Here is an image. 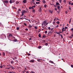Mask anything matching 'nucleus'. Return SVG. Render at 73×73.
Listing matches in <instances>:
<instances>
[{
  "label": "nucleus",
  "instance_id": "nucleus-1",
  "mask_svg": "<svg viewBox=\"0 0 73 73\" xmlns=\"http://www.w3.org/2000/svg\"><path fill=\"white\" fill-rule=\"evenodd\" d=\"M53 30H51L50 31H48V35H49L50 33H53Z\"/></svg>",
  "mask_w": 73,
  "mask_h": 73
},
{
  "label": "nucleus",
  "instance_id": "nucleus-2",
  "mask_svg": "<svg viewBox=\"0 0 73 73\" xmlns=\"http://www.w3.org/2000/svg\"><path fill=\"white\" fill-rule=\"evenodd\" d=\"M46 21H44L42 23L44 25H45L46 26Z\"/></svg>",
  "mask_w": 73,
  "mask_h": 73
},
{
  "label": "nucleus",
  "instance_id": "nucleus-3",
  "mask_svg": "<svg viewBox=\"0 0 73 73\" xmlns=\"http://www.w3.org/2000/svg\"><path fill=\"white\" fill-rule=\"evenodd\" d=\"M60 6H57L58 9L59 10V11H61V8H60Z\"/></svg>",
  "mask_w": 73,
  "mask_h": 73
},
{
  "label": "nucleus",
  "instance_id": "nucleus-4",
  "mask_svg": "<svg viewBox=\"0 0 73 73\" xmlns=\"http://www.w3.org/2000/svg\"><path fill=\"white\" fill-rule=\"evenodd\" d=\"M27 1V0H23V1L22 2H23V3H26Z\"/></svg>",
  "mask_w": 73,
  "mask_h": 73
},
{
  "label": "nucleus",
  "instance_id": "nucleus-5",
  "mask_svg": "<svg viewBox=\"0 0 73 73\" xmlns=\"http://www.w3.org/2000/svg\"><path fill=\"white\" fill-rule=\"evenodd\" d=\"M56 5H58V6H60V4H59V3L56 2Z\"/></svg>",
  "mask_w": 73,
  "mask_h": 73
},
{
  "label": "nucleus",
  "instance_id": "nucleus-6",
  "mask_svg": "<svg viewBox=\"0 0 73 73\" xmlns=\"http://www.w3.org/2000/svg\"><path fill=\"white\" fill-rule=\"evenodd\" d=\"M8 36L9 37H12L13 36L12 34H8Z\"/></svg>",
  "mask_w": 73,
  "mask_h": 73
},
{
  "label": "nucleus",
  "instance_id": "nucleus-7",
  "mask_svg": "<svg viewBox=\"0 0 73 73\" xmlns=\"http://www.w3.org/2000/svg\"><path fill=\"white\" fill-rule=\"evenodd\" d=\"M12 58L13 60H17V57H15L14 58Z\"/></svg>",
  "mask_w": 73,
  "mask_h": 73
},
{
  "label": "nucleus",
  "instance_id": "nucleus-8",
  "mask_svg": "<svg viewBox=\"0 0 73 73\" xmlns=\"http://www.w3.org/2000/svg\"><path fill=\"white\" fill-rule=\"evenodd\" d=\"M39 12H41L42 11H41V7H39Z\"/></svg>",
  "mask_w": 73,
  "mask_h": 73
},
{
  "label": "nucleus",
  "instance_id": "nucleus-9",
  "mask_svg": "<svg viewBox=\"0 0 73 73\" xmlns=\"http://www.w3.org/2000/svg\"><path fill=\"white\" fill-rule=\"evenodd\" d=\"M10 68H11L12 69H15V68L13 67V66H10Z\"/></svg>",
  "mask_w": 73,
  "mask_h": 73
},
{
  "label": "nucleus",
  "instance_id": "nucleus-10",
  "mask_svg": "<svg viewBox=\"0 0 73 73\" xmlns=\"http://www.w3.org/2000/svg\"><path fill=\"white\" fill-rule=\"evenodd\" d=\"M4 3H8V1H4Z\"/></svg>",
  "mask_w": 73,
  "mask_h": 73
},
{
  "label": "nucleus",
  "instance_id": "nucleus-11",
  "mask_svg": "<svg viewBox=\"0 0 73 73\" xmlns=\"http://www.w3.org/2000/svg\"><path fill=\"white\" fill-rule=\"evenodd\" d=\"M30 62H35V60H31L30 61Z\"/></svg>",
  "mask_w": 73,
  "mask_h": 73
},
{
  "label": "nucleus",
  "instance_id": "nucleus-12",
  "mask_svg": "<svg viewBox=\"0 0 73 73\" xmlns=\"http://www.w3.org/2000/svg\"><path fill=\"white\" fill-rule=\"evenodd\" d=\"M42 2L43 3H46V2H45V0H42Z\"/></svg>",
  "mask_w": 73,
  "mask_h": 73
},
{
  "label": "nucleus",
  "instance_id": "nucleus-13",
  "mask_svg": "<svg viewBox=\"0 0 73 73\" xmlns=\"http://www.w3.org/2000/svg\"><path fill=\"white\" fill-rule=\"evenodd\" d=\"M15 3L16 4H19V1H17Z\"/></svg>",
  "mask_w": 73,
  "mask_h": 73
},
{
  "label": "nucleus",
  "instance_id": "nucleus-14",
  "mask_svg": "<svg viewBox=\"0 0 73 73\" xmlns=\"http://www.w3.org/2000/svg\"><path fill=\"white\" fill-rule=\"evenodd\" d=\"M50 62V63H52V64H54V62L52 61H51V60L49 61Z\"/></svg>",
  "mask_w": 73,
  "mask_h": 73
},
{
  "label": "nucleus",
  "instance_id": "nucleus-15",
  "mask_svg": "<svg viewBox=\"0 0 73 73\" xmlns=\"http://www.w3.org/2000/svg\"><path fill=\"white\" fill-rule=\"evenodd\" d=\"M28 27L29 28H32V26L31 25H29L28 26Z\"/></svg>",
  "mask_w": 73,
  "mask_h": 73
},
{
  "label": "nucleus",
  "instance_id": "nucleus-16",
  "mask_svg": "<svg viewBox=\"0 0 73 73\" xmlns=\"http://www.w3.org/2000/svg\"><path fill=\"white\" fill-rule=\"evenodd\" d=\"M46 37V36L45 35H43L42 36V38H45Z\"/></svg>",
  "mask_w": 73,
  "mask_h": 73
},
{
  "label": "nucleus",
  "instance_id": "nucleus-17",
  "mask_svg": "<svg viewBox=\"0 0 73 73\" xmlns=\"http://www.w3.org/2000/svg\"><path fill=\"white\" fill-rule=\"evenodd\" d=\"M62 32H64V28H62Z\"/></svg>",
  "mask_w": 73,
  "mask_h": 73
},
{
  "label": "nucleus",
  "instance_id": "nucleus-18",
  "mask_svg": "<svg viewBox=\"0 0 73 73\" xmlns=\"http://www.w3.org/2000/svg\"><path fill=\"white\" fill-rule=\"evenodd\" d=\"M17 41V39H15L14 40V41L15 42H16Z\"/></svg>",
  "mask_w": 73,
  "mask_h": 73
},
{
  "label": "nucleus",
  "instance_id": "nucleus-19",
  "mask_svg": "<svg viewBox=\"0 0 73 73\" xmlns=\"http://www.w3.org/2000/svg\"><path fill=\"white\" fill-rule=\"evenodd\" d=\"M42 48V47H41V46H39L38 47V48L39 49H40V48Z\"/></svg>",
  "mask_w": 73,
  "mask_h": 73
},
{
  "label": "nucleus",
  "instance_id": "nucleus-20",
  "mask_svg": "<svg viewBox=\"0 0 73 73\" xmlns=\"http://www.w3.org/2000/svg\"><path fill=\"white\" fill-rule=\"evenodd\" d=\"M11 1H12V3H13L14 1H16V0H11Z\"/></svg>",
  "mask_w": 73,
  "mask_h": 73
},
{
  "label": "nucleus",
  "instance_id": "nucleus-21",
  "mask_svg": "<svg viewBox=\"0 0 73 73\" xmlns=\"http://www.w3.org/2000/svg\"><path fill=\"white\" fill-rule=\"evenodd\" d=\"M19 29H20V28L19 27H17V31H19Z\"/></svg>",
  "mask_w": 73,
  "mask_h": 73
},
{
  "label": "nucleus",
  "instance_id": "nucleus-22",
  "mask_svg": "<svg viewBox=\"0 0 73 73\" xmlns=\"http://www.w3.org/2000/svg\"><path fill=\"white\" fill-rule=\"evenodd\" d=\"M29 9H32V7L31 6H30V7H29Z\"/></svg>",
  "mask_w": 73,
  "mask_h": 73
},
{
  "label": "nucleus",
  "instance_id": "nucleus-23",
  "mask_svg": "<svg viewBox=\"0 0 73 73\" xmlns=\"http://www.w3.org/2000/svg\"><path fill=\"white\" fill-rule=\"evenodd\" d=\"M13 62H13V61H11V63L12 64H13Z\"/></svg>",
  "mask_w": 73,
  "mask_h": 73
},
{
  "label": "nucleus",
  "instance_id": "nucleus-24",
  "mask_svg": "<svg viewBox=\"0 0 73 73\" xmlns=\"http://www.w3.org/2000/svg\"><path fill=\"white\" fill-rule=\"evenodd\" d=\"M38 37H41V34H39V35H38Z\"/></svg>",
  "mask_w": 73,
  "mask_h": 73
},
{
  "label": "nucleus",
  "instance_id": "nucleus-25",
  "mask_svg": "<svg viewBox=\"0 0 73 73\" xmlns=\"http://www.w3.org/2000/svg\"><path fill=\"white\" fill-rule=\"evenodd\" d=\"M71 20H72V19H71V18L70 19L69 23H70L71 22Z\"/></svg>",
  "mask_w": 73,
  "mask_h": 73
},
{
  "label": "nucleus",
  "instance_id": "nucleus-26",
  "mask_svg": "<svg viewBox=\"0 0 73 73\" xmlns=\"http://www.w3.org/2000/svg\"><path fill=\"white\" fill-rule=\"evenodd\" d=\"M3 56H5V52H3Z\"/></svg>",
  "mask_w": 73,
  "mask_h": 73
},
{
  "label": "nucleus",
  "instance_id": "nucleus-27",
  "mask_svg": "<svg viewBox=\"0 0 73 73\" xmlns=\"http://www.w3.org/2000/svg\"><path fill=\"white\" fill-rule=\"evenodd\" d=\"M48 45V44L47 43H46L45 44V45H46V46H47Z\"/></svg>",
  "mask_w": 73,
  "mask_h": 73
},
{
  "label": "nucleus",
  "instance_id": "nucleus-28",
  "mask_svg": "<svg viewBox=\"0 0 73 73\" xmlns=\"http://www.w3.org/2000/svg\"><path fill=\"white\" fill-rule=\"evenodd\" d=\"M9 3H11H11H13L12 2V1L11 0L10 1Z\"/></svg>",
  "mask_w": 73,
  "mask_h": 73
},
{
  "label": "nucleus",
  "instance_id": "nucleus-29",
  "mask_svg": "<svg viewBox=\"0 0 73 73\" xmlns=\"http://www.w3.org/2000/svg\"><path fill=\"white\" fill-rule=\"evenodd\" d=\"M71 32H72V33L73 32V28H72L71 29Z\"/></svg>",
  "mask_w": 73,
  "mask_h": 73
},
{
  "label": "nucleus",
  "instance_id": "nucleus-30",
  "mask_svg": "<svg viewBox=\"0 0 73 73\" xmlns=\"http://www.w3.org/2000/svg\"><path fill=\"white\" fill-rule=\"evenodd\" d=\"M44 8H46L47 7V6L46 5H44Z\"/></svg>",
  "mask_w": 73,
  "mask_h": 73
},
{
  "label": "nucleus",
  "instance_id": "nucleus-31",
  "mask_svg": "<svg viewBox=\"0 0 73 73\" xmlns=\"http://www.w3.org/2000/svg\"><path fill=\"white\" fill-rule=\"evenodd\" d=\"M37 61H38V62H40V59H37Z\"/></svg>",
  "mask_w": 73,
  "mask_h": 73
},
{
  "label": "nucleus",
  "instance_id": "nucleus-32",
  "mask_svg": "<svg viewBox=\"0 0 73 73\" xmlns=\"http://www.w3.org/2000/svg\"><path fill=\"white\" fill-rule=\"evenodd\" d=\"M23 15H24V13L22 12V15L21 16H23Z\"/></svg>",
  "mask_w": 73,
  "mask_h": 73
},
{
  "label": "nucleus",
  "instance_id": "nucleus-33",
  "mask_svg": "<svg viewBox=\"0 0 73 73\" xmlns=\"http://www.w3.org/2000/svg\"><path fill=\"white\" fill-rule=\"evenodd\" d=\"M33 4H34L35 5H36V3H35V2H33Z\"/></svg>",
  "mask_w": 73,
  "mask_h": 73
},
{
  "label": "nucleus",
  "instance_id": "nucleus-34",
  "mask_svg": "<svg viewBox=\"0 0 73 73\" xmlns=\"http://www.w3.org/2000/svg\"><path fill=\"white\" fill-rule=\"evenodd\" d=\"M39 3H40V2H36V4H39Z\"/></svg>",
  "mask_w": 73,
  "mask_h": 73
},
{
  "label": "nucleus",
  "instance_id": "nucleus-35",
  "mask_svg": "<svg viewBox=\"0 0 73 73\" xmlns=\"http://www.w3.org/2000/svg\"><path fill=\"white\" fill-rule=\"evenodd\" d=\"M34 28L35 29H37V27L36 26H35Z\"/></svg>",
  "mask_w": 73,
  "mask_h": 73
},
{
  "label": "nucleus",
  "instance_id": "nucleus-36",
  "mask_svg": "<svg viewBox=\"0 0 73 73\" xmlns=\"http://www.w3.org/2000/svg\"><path fill=\"white\" fill-rule=\"evenodd\" d=\"M60 36L62 38H63V36H62V34H60Z\"/></svg>",
  "mask_w": 73,
  "mask_h": 73
},
{
  "label": "nucleus",
  "instance_id": "nucleus-37",
  "mask_svg": "<svg viewBox=\"0 0 73 73\" xmlns=\"http://www.w3.org/2000/svg\"><path fill=\"white\" fill-rule=\"evenodd\" d=\"M24 25H25V26H27V24H26V23H24Z\"/></svg>",
  "mask_w": 73,
  "mask_h": 73
},
{
  "label": "nucleus",
  "instance_id": "nucleus-38",
  "mask_svg": "<svg viewBox=\"0 0 73 73\" xmlns=\"http://www.w3.org/2000/svg\"><path fill=\"white\" fill-rule=\"evenodd\" d=\"M48 29L49 30H50V27H48Z\"/></svg>",
  "mask_w": 73,
  "mask_h": 73
},
{
  "label": "nucleus",
  "instance_id": "nucleus-39",
  "mask_svg": "<svg viewBox=\"0 0 73 73\" xmlns=\"http://www.w3.org/2000/svg\"><path fill=\"white\" fill-rule=\"evenodd\" d=\"M3 66H0V68H3Z\"/></svg>",
  "mask_w": 73,
  "mask_h": 73
},
{
  "label": "nucleus",
  "instance_id": "nucleus-40",
  "mask_svg": "<svg viewBox=\"0 0 73 73\" xmlns=\"http://www.w3.org/2000/svg\"><path fill=\"white\" fill-rule=\"evenodd\" d=\"M56 23H57L58 24H60V22H59V21H58L56 22Z\"/></svg>",
  "mask_w": 73,
  "mask_h": 73
},
{
  "label": "nucleus",
  "instance_id": "nucleus-41",
  "mask_svg": "<svg viewBox=\"0 0 73 73\" xmlns=\"http://www.w3.org/2000/svg\"><path fill=\"white\" fill-rule=\"evenodd\" d=\"M64 3H66V0H64Z\"/></svg>",
  "mask_w": 73,
  "mask_h": 73
},
{
  "label": "nucleus",
  "instance_id": "nucleus-42",
  "mask_svg": "<svg viewBox=\"0 0 73 73\" xmlns=\"http://www.w3.org/2000/svg\"><path fill=\"white\" fill-rule=\"evenodd\" d=\"M33 12H35V10L33 9Z\"/></svg>",
  "mask_w": 73,
  "mask_h": 73
},
{
  "label": "nucleus",
  "instance_id": "nucleus-43",
  "mask_svg": "<svg viewBox=\"0 0 73 73\" xmlns=\"http://www.w3.org/2000/svg\"><path fill=\"white\" fill-rule=\"evenodd\" d=\"M55 11H57V8H55L54 9Z\"/></svg>",
  "mask_w": 73,
  "mask_h": 73
},
{
  "label": "nucleus",
  "instance_id": "nucleus-44",
  "mask_svg": "<svg viewBox=\"0 0 73 73\" xmlns=\"http://www.w3.org/2000/svg\"><path fill=\"white\" fill-rule=\"evenodd\" d=\"M22 13H25V12H24V11H23V12H22Z\"/></svg>",
  "mask_w": 73,
  "mask_h": 73
},
{
  "label": "nucleus",
  "instance_id": "nucleus-45",
  "mask_svg": "<svg viewBox=\"0 0 73 73\" xmlns=\"http://www.w3.org/2000/svg\"><path fill=\"white\" fill-rule=\"evenodd\" d=\"M72 36H70L69 37V38H72Z\"/></svg>",
  "mask_w": 73,
  "mask_h": 73
},
{
  "label": "nucleus",
  "instance_id": "nucleus-46",
  "mask_svg": "<svg viewBox=\"0 0 73 73\" xmlns=\"http://www.w3.org/2000/svg\"><path fill=\"white\" fill-rule=\"evenodd\" d=\"M70 7H69V9H70V10H71V8Z\"/></svg>",
  "mask_w": 73,
  "mask_h": 73
},
{
  "label": "nucleus",
  "instance_id": "nucleus-47",
  "mask_svg": "<svg viewBox=\"0 0 73 73\" xmlns=\"http://www.w3.org/2000/svg\"><path fill=\"white\" fill-rule=\"evenodd\" d=\"M5 69H10V68H6Z\"/></svg>",
  "mask_w": 73,
  "mask_h": 73
},
{
  "label": "nucleus",
  "instance_id": "nucleus-48",
  "mask_svg": "<svg viewBox=\"0 0 73 73\" xmlns=\"http://www.w3.org/2000/svg\"><path fill=\"white\" fill-rule=\"evenodd\" d=\"M25 30L26 31H28V29L27 28H26L25 29Z\"/></svg>",
  "mask_w": 73,
  "mask_h": 73
},
{
  "label": "nucleus",
  "instance_id": "nucleus-49",
  "mask_svg": "<svg viewBox=\"0 0 73 73\" xmlns=\"http://www.w3.org/2000/svg\"><path fill=\"white\" fill-rule=\"evenodd\" d=\"M32 9L33 10L34 9V8H33V6L32 7Z\"/></svg>",
  "mask_w": 73,
  "mask_h": 73
},
{
  "label": "nucleus",
  "instance_id": "nucleus-50",
  "mask_svg": "<svg viewBox=\"0 0 73 73\" xmlns=\"http://www.w3.org/2000/svg\"><path fill=\"white\" fill-rule=\"evenodd\" d=\"M50 12L51 13H52V11L50 10Z\"/></svg>",
  "mask_w": 73,
  "mask_h": 73
},
{
  "label": "nucleus",
  "instance_id": "nucleus-51",
  "mask_svg": "<svg viewBox=\"0 0 73 73\" xmlns=\"http://www.w3.org/2000/svg\"><path fill=\"white\" fill-rule=\"evenodd\" d=\"M71 2L70 1L69 2V3H68V4H69V5H70V4H71L70 3H71Z\"/></svg>",
  "mask_w": 73,
  "mask_h": 73
},
{
  "label": "nucleus",
  "instance_id": "nucleus-52",
  "mask_svg": "<svg viewBox=\"0 0 73 73\" xmlns=\"http://www.w3.org/2000/svg\"><path fill=\"white\" fill-rule=\"evenodd\" d=\"M55 22H53L52 24H53V25H54V24H55Z\"/></svg>",
  "mask_w": 73,
  "mask_h": 73
},
{
  "label": "nucleus",
  "instance_id": "nucleus-53",
  "mask_svg": "<svg viewBox=\"0 0 73 73\" xmlns=\"http://www.w3.org/2000/svg\"><path fill=\"white\" fill-rule=\"evenodd\" d=\"M71 66L72 68H73V65H71Z\"/></svg>",
  "mask_w": 73,
  "mask_h": 73
},
{
  "label": "nucleus",
  "instance_id": "nucleus-54",
  "mask_svg": "<svg viewBox=\"0 0 73 73\" xmlns=\"http://www.w3.org/2000/svg\"><path fill=\"white\" fill-rule=\"evenodd\" d=\"M45 33H47V31H45L44 32Z\"/></svg>",
  "mask_w": 73,
  "mask_h": 73
},
{
  "label": "nucleus",
  "instance_id": "nucleus-55",
  "mask_svg": "<svg viewBox=\"0 0 73 73\" xmlns=\"http://www.w3.org/2000/svg\"><path fill=\"white\" fill-rule=\"evenodd\" d=\"M12 8H13V9H15V7H13Z\"/></svg>",
  "mask_w": 73,
  "mask_h": 73
},
{
  "label": "nucleus",
  "instance_id": "nucleus-56",
  "mask_svg": "<svg viewBox=\"0 0 73 73\" xmlns=\"http://www.w3.org/2000/svg\"><path fill=\"white\" fill-rule=\"evenodd\" d=\"M57 18H55L54 19V20H57Z\"/></svg>",
  "mask_w": 73,
  "mask_h": 73
},
{
  "label": "nucleus",
  "instance_id": "nucleus-57",
  "mask_svg": "<svg viewBox=\"0 0 73 73\" xmlns=\"http://www.w3.org/2000/svg\"><path fill=\"white\" fill-rule=\"evenodd\" d=\"M49 23H46V26L47 25H48V24Z\"/></svg>",
  "mask_w": 73,
  "mask_h": 73
},
{
  "label": "nucleus",
  "instance_id": "nucleus-58",
  "mask_svg": "<svg viewBox=\"0 0 73 73\" xmlns=\"http://www.w3.org/2000/svg\"><path fill=\"white\" fill-rule=\"evenodd\" d=\"M64 29H68V27H66Z\"/></svg>",
  "mask_w": 73,
  "mask_h": 73
},
{
  "label": "nucleus",
  "instance_id": "nucleus-59",
  "mask_svg": "<svg viewBox=\"0 0 73 73\" xmlns=\"http://www.w3.org/2000/svg\"><path fill=\"white\" fill-rule=\"evenodd\" d=\"M65 13H66V14H68V12H67V11H66Z\"/></svg>",
  "mask_w": 73,
  "mask_h": 73
},
{
  "label": "nucleus",
  "instance_id": "nucleus-60",
  "mask_svg": "<svg viewBox=\"0 0 73 73\" xmlns=\"http://www.w3.org/2000/svg\"><path fill=\"white\" fill-rule=\"evenodd\" d=\"M34 2V0H32V2L33 3Z\"/></svg>",
  "mask_w": 73,
  "mask_h": 73
},
{
  "label": "nucleus",
  "instance_id": "nucleus-61",
  "mask_svg": "<svg viewBox=\"0 0 73 73\" xmlns=\"http://www.w3.org/2000/svg\"><path fill=\"white\" fill-rule=\"evenodd\" d=\"M28 56H30V55H31V54H29V53H28Z\"/></svg>",
  "mask_w": 73,
  "mask_h": 73
},
{
  "label": "nucleus",
  "instance_id": "nucleus-62",
  "mask_svg": "<svg viewBox=\"0 0 73 73\" xmlns=\"http://www.w3.org/2000/svg\"><path fill=\"white\" fill-rule=\"evenodd\" d=\"M18 11H21V10L20 9H19L18 10Z\"/></svg>",
  "mask_w": 73,
  "mask_h": 73
},
{
  "label": "nucleus",
  "instance_id": "nucleus-63",
  "mask_svg": "<svg viewBox=\"0 0 73 73\" xmlns=\"http://www.w3.org/2000/svg\"><path fill=\"white\" fill-rule=\"evenodd\" d=\"M71 5H73V3H71Z\"/></svg>",
  "mask_w": 73,
  "mask_h": 73
},
{
  "label": "nucleus",
  "instance_id": "nucleus-64",
  "mask_svg": "<svg viewBox=\"0 0 73 73\" xmlns=\"http://www.w3.org/2000/svg\"><path fill=\"white\" fill-rule=\"evenodd\" d=\"M72 36V37H73V34H72V35H71V36Z\"/></svg>",
  "mask_w": 73,
  "mask_h": 73
}]
</instances>
